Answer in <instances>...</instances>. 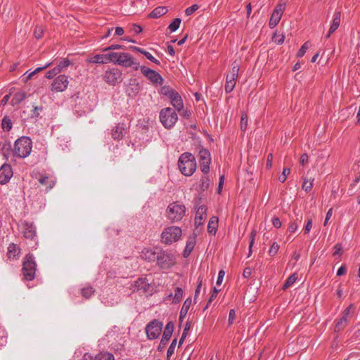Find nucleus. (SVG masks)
<instances>
[{"mask_svg":"<svg viewBox=\"0 0 360 360\" xmlns=\"http://www.w3.org/2000/svg\"><path fill=\"white\" fill-rule=\"evenodd\" d=\"M350 115L349 109L347 108H343L341 110H339V119L341 117L342 120H347Z\"/></svg>","mask_w":360,"mask_h":360,"instance_id":"864d4df0","label":"nucleus"},{"mask_svg":"<svg viewBox=\"0 0 360 360\" xmlns=\"http://www.w3.org/2000/svg\"><path fill=\"white\" fill-rule=\"evenodd\" d=\"M69 84L68 77L65 75H58L51 85V91L53 92H62L67 89Z\"/></svg>","mask_w":360,"mask_h":360,"instance_id":"f8f14e48","label":"nucleus"},{"mask_svg":"<svg viewBox=\"0 0 360 360\" xmlns=\"http://www.w3.org/2000/svg\"><path fill=\"white\" fill-rule=\"evenodd\" d=\"M97 360H114V356L110 352H101L96 355Z\"/></svg>","mask_w":360,"mask_h":360,"instance_id":"79ce46f5","label":"nucleus"},{"mask_svg":"<svg viewBox=\"0 0 360 360\" xmlns=\"http://www.w3.org/2000/svg\"><path fill=\"white\" fill-rule=\"evenodd\" d=\"M162 323L157 319L148 323L146 327L147 338L149 340L157 339L162 332Z\"/></svg>","mask_w":360,"mask_h":360,"instance_id":"9d476101","label":"nucleus"},{"mask_svg":"<svg viewBox=\"0 0 360 360\" xmlns=\"http://www.w3.org/2000/svg\"><path fill=\"white\" fill-rule=\"evenodd\" d=\"M134 286L138 290H142L143 292H151L152 285L148 283L146 278H139L134 282Z\"/></svg>","mask_w":360,"mask_h":360,"instance_id":"aec40b11","label":"nucleus"},{"mask_svg":"<svg viewBox=\"0 0 360 360\" xmlns=\"http://www.w3.org/2000/svg\"><path fill=\"white\" fill-rule=\"evenodd\" d=\"M337 29H338V15L334 16V18L333 20V24L330 26L329 31H328L327 35L326 36V38H327V39L329 38L330 34L332 33H333Z\"/></svg>","mask_w":360,"mask_h":360,"instance_id":"49530a36","label":"nucleus"},{"mask_svg":"<svg viewBox=\"0 0 360 360\" xmlns=\"http://www.w3.org/2000/svg\"><path fill=\"white\" fill-rule=\"evenodd\" d=\"M236 319V311L233 309L229 311V324L232 325Z\"/></svg>","mask_w":360,"mask_h":360,"instance_id":"774afa93","label":"nucleus"},{"mask_svg":"<svg viewBox=\"0 0 360 360\" xmlns=\"http://www.w3.org/2000/svg\"><path fill=\"white\" fill-rule=\"evenodd\" d=\"M181 20L179 18H174V20L169 24L168 28L171 32H175L180 26Z\"/></svg>","mask_w":360,"mask_h":360,"instance_id":"37998d69","label":"nucleus"},{"mask_svg":"<svg viewBox=\"0 0 360 360\" xmlns=\"http://www.w3.org/2000/svg\"><path fill=\"white\" fill-rule=\"evenodd\" d=\"M39 182L41 185H46L47 191L51 189L55 185V181L53 180L49 181L47 176H41L39 179Z\"/></svg>","mask_w":360,"mask_h":360,"instance_id":"72a5a7b5","label":"nucleus"},{"mask_svg":"<svg viewBox=\"0 0 360 360\" xmlns=\"http://www.w3.org/2000/svg\"><path fill=\"white\" fill-rule=\"evenodd\" d=\"M281 18V16L278 15L277 14V13H272L270 20H269V27L271 28H274V27H276L278 25V23L279 22Z\"/></svg>","mask_w":360,"mask_h":360,"instance_id":"58836bf2","label":"nucleus"},{"mask_svg":"<svg viewBox=\"0 0 360 360\" xmlns=\"http://www.w3.org/2000/svg\"><path fill=\"white\" fill-rule=\"evenodd\" d=\"M112 57H114L112 52L107 54H96L91 58H89L87 59V62L91 63L104 64L112 62Z\"/></svg>","mask_w":360,"mask_h":360,"instance_id":"dca6fc26","label":"nucleus"},{"mask_svg":"<svg viewBox=\"0 0 360 360\" xmlns=\"http://www.w3.org/2000/svg\"><path fill=\"white\" fill-rule=\"evenodd\" d=\"M295 219L292 221H290L289 224L288 231L290 233L295 232L299 226L298 222L301 223L302 221V214H295Z\"/></svg>","mask_w":360,"mask_h":360,"instance_id":"c756f323","label":"nucleus"},{"mask_svg":"<svg viewBox=\"0 0 360 360\" xmlns=\"http://www.w3.org/2000/svg\"><path fill=\"white\" fill-rule=\"evenodd\" d=\"M176 91L169 86H165L162 87L161 89V94L167 96L168 98L170 97V95L172 94V93H174Z\"/></svg>","mask_w":360,"mask_h":360,"instance_id":"8fccbe9b","label":"nucleus"},{"mask_svg":"<svg viewBox=\"0 0 360 360\" xmlns=\"http://www.w3.org/2000/svg\"><path fill=\"white\" fill-rule=\"evenodd\" d=\"M199 162L202 172L207 174L210 172V165L211 163V155L208 149L203 147L199 150Z\"/></svg>","mask_w":360,"mask_h":360,"instance_id":"9b49d317","label":"nucleus"},{"mask_svg":"<svg viewBox=\"0 0 360 360\" xmlns=\"http://www.w3.org/2000/svg\"><path fill=\"white\" fill-rule=\"evenodd\" d=\"M32 148L31 139L27 136H22L15 141L13 153L17 157L25 158L30 154Z\"/></svg>","mask_w":360,"mask_h":360,"instance_id":"7ed1b4c3","label":"nucleus"},{"mask_svg":"<svg viewBox=\"0 0 360 360\" xmlns=\"http://www.w3.org/2000/svg\"><path fill=\"white\" fill-rule=\"evenodd\" d=\"M255 236H256V231L255 230L252 231L250 233V244H249L248 257H250V255L252 254V245L255 242Z\"/></svg>","mask_w":360,"mask_h":360,"instance_id":"4d7b16f0","label":"nucleus"},{"mask_svg":"<svg viewBox=\"0 0 360 360\" xmlns=\"http://www.w3.org/2000/svg\"><path fill=\"white\" fill-rule=\"evenodd\" d=\"M139 69H140V70H141V73H142V74H143L146 77H148V75L149 74H151V73H150V71L152 70V69H150V68H147V67H146V66H144V65H139Z\"/></svg>","mask_w":360,"mask_h":360,"instance_id":"69168bd1","label":"nucleus"},{"mask_svg":"<svg viewBox=\"0 0 360 360\" xmlns=\"http://www.w3.org/2000/svg\"><path fill=\"white\" fill-rule=\"evenodd\" d=\"M169 98L171 101L172 105L178 112H180L181 110H183V100L181 98V96L176 91L174 93H172V94L170 95V97Z\"/></svg>","mask_w":360,"mask_h":360,"instance_id":"412c9836","label":"nucleus"},{"mask_svg":"<svg viewBox=\"0 0 360 360\" xmlns=\"http://www.w3.org/2000/svg\"><path fill=\"white\" fill-rule=\"evenodd\" d=\"M160 120L166 129H170L178 120V115L172 108H166L161 110Z\"/></svg>","mask_w":360,"mask_h":360,"instance_id":"0eeeda50","label":"nucleus"},{"mask_svg":"<svg viewBox=\"0 0 360 360\" xmlns=\"http://www.w3.org/2000/svg\"><path fill=\"white\" fill-rule=\"evenodd\" d=\"M199 8V6L198 4H193L190 7H188L185 11V14L186 15H192L195 11H196Z\"/></svg>","mask_w":360,"mask_h":360,"instance_id":"13d9d810","label":"nucleus"},{"mask_svg":"<svg viewBox=\"0 0 360 360\" xmlns=\"http://www.w3.org/2000/svg\"><path fill=\"white\" fill-rule=\"evenodd\" d=\"M182 297H183L182 288L180 287L175 288L172 303L174 304H179L181 301Z\"/></svg>","mask_w":360,"mask_h":360,"instance_id":"f704fd0d","label":"nucleus"},{"mask_svg":"<svg viewBox=\"0 0 360 360\" xmlns=\"http://www.w3.org/2000/svg\"><path fill=\"white\" fill-rule=\"evenodd\" d=\"M290 168H284L282 174L278 176V181L281 183L285 181L287 176L290 174Z\"/></svg>","mask_w":360,"mask_h":360,"instance_id":"5fc2aeb1","label":"nucleus"},{"mask_svg":"<svg viewBox=\"0 0 360 360\" xmlns=\"http://www.w3.org/2000/svg\"><path fill=\"white\" fill-rule=\"evenodd\" d=\"M285 36L283 34L276 35L274 34L273 40L278 44H282L284 41Z\"/></svg>","mask_w":360,"mask_h":360,"instance_id":"0e129e2a","label":"nucleus"},{"mask_svg":"<svg viewBox=\"0 0 360 360\" xmlns=\"http://www.w3.org/2000/svg\"><path fill=\"white\" fill-rule=\"evenodd\" d=\"M182 234L180 227L172 226L165 228L161 233L162 242L166 245L172 243L179 240Z\"/></svg>","mask_w":360,"mask_h":360,"instance_id":"423d86ee","label":"nucleus"},{"mask_svg":"<svg viewBox=\"0 0 360 360\" xmlns=\"http://www.w3.org/2000/svg\"><path fill=\"white\" fill-rule=\"evenodd\" d=\"M178 166L184 176H191L196 169V162L194 155L191 153H184L179 158Z\"/></svg>","mask_w":360,"mask_h":360,"instance_id":"f03ea898","label":"nucleus"},{"mask_svg":"<svg viewBox=\"0 0 360 360\" xmlns=\"http://www.w3.org/2000/svg\"><path fill=\"white\" fill-rule=\"evenodd\" d=\"M26 98V93L23 91L17 92L12 98L11 103L13 105H18Z\"/></svg>","mask_w":360,"mask_h":360,"instance_id":"2f4dec72","label":"nucleus"},{"mask_svg":"<svg viewBox=\"0 0 360 360\" xmlns=\"http://www.w3.org/2000/svg\"><path fill=\"white\" fill-rule=\"evenodd\" d=\"M37 271V264L32 254L28 253L25 255L23 262L22 272L24 279L26 281H32L35 278Z\"/></svg>","mask_w":360,"mask_h":360,"instance_id":"20e7f679","label":"nucleus"},{"mask_svg":"<svg viewBox=\"0 0 360 360\" xmlns=\"http://www.w3.org/2000/svg\"><path fill=\"white\" fill-rule=\"evenodd\" d=\"M151 74H149L147 78L155 84H162L163 82L162 77L155 70H152Z\"/></svg>","mask_w":360,"mask_h":360,"instance_id":"cd10ccee","label":"nucleus"},{"mask_svg":"<svg viewBox=\"0 0 360 360\" xmlns=\"http://www.w3.org/2000/svg\"><path fill=\"white\" fill-rule=\"evenodd\" d=\"M94 292L95 290L91 286H86L81 290L82 295L86 299H89Z\"/></svg>","mask_w":360,"mask_h":360,"instance_id":"4c0bfd02","label":"nucleus"},{"mask_svg":"<svg viewBox=\"0 0 360 360\" xmlns=\"http://www.w3.org/2000/svg\"><path fill=\"white\" fill-rule=\"evenodd\" d=\"M288 0H279V2L278 4L276 6L273 13H276L280 15V16H282L285 9V6H286V4L288 2Z\"/></svg>","mask_w":360,"mask_h":360,"instance_id":"473e14b6","label":"nucleus"},{"mask_svg":"<svg viewBox=\"0 0 360 360\" xmlns=\"http://www.w3.org/2000/svg\"><path fill=\"white\" fill-rule=\"evenodd\" d=\"M231 77V76L228 75L226 76V79L224 89H225L226 93H227V94L231 93L233 90V89L236 86V84L237 78H236L234 77Z\"/></svg>","mask_w":360,"mask_h":360,"instance_id":"bb28decb","label":"nucleus"},{"mask_svg":"<svg viewBox=\"0 0 360 360\" xmlns=\"http://www.w3.org/2000/svg\"><path fill=\"white\" fill-rule=\"evenodd\" d=\"M302 189L304 190L306 192H309L311 190L313 187V183L312 181H309L307 180H305L302 184Z\"/></svg>","mask_w":360,"mask_h":360,"instance_id":"052dcab7","label":"nucleus"},{"mask_svg":"<svg viewBox=\"0 0 360 360\" xmlns=\"http://www.w3.org/2000/svg\"><path fill=\"white\" fill-rule=\"evenodd\" d=\"M44 27L42 25H36L34 30V36L37 39H40L44 36Z\"/></svg>","mask_w":360,"mask_h":360,"instance_id":"a19ab883","label":"nucleus"},{"mask_svg":"<svg viewBox=\"0 0 360 360\" xmlns=\"http://www.w3.org/2000/svg\"><path fill=\"white\" fill-rule=\"evenodd\" d=\"M167 11L168 9L166 6H158L153 10L149 14V17L151 18H158L166 14Z\"/></svg>","mask_w":360,"mask_h":360,"instance_id":"c85d7f7f","label":"nucleus"},{"mask_svg":"<svg viewBox=\"0 0 360 360\" xmlns=\"http://www.w3.org/2000/svg\"><path fill=\"white\" fill-rule=\"evenodd\" d=\"M114 57H112V63L122 65L124 68L132 67L134 70H138L139 68V63L134 61V57L128 53H117L112 52Z\"/></svg>","mask_w":360,"mask_h":360,"instance_id":"39448f33","label":"nucleus"},{"mask_svg":"<svg viewBox=\"0 0 360 360\" xmlns=\"http://www.w3.org/2000/svg\"><path fill=\"white\" fill-rule=\"evenodd\" d=\"M20 253V249L14 243L9 244L8 247L7 256L9 259H17Z\"/></svg>","mask_w":360,"mask_h":360,"instance_id":"4be33fe9","label":"nucleus"},{"mask_svg":"<svg viewBox=\"0 0 360 360\" xmlns=\"http://www.w3.org/2000/svg\"><path fill=\"white\" fill-rule=\"evenodd\" d=\"M219 219L217 217L213 216L210 219L207 231L210 234L214 235L217 231Z\"/></svg>","mask_w":360,"mask_h":360,"instance_id":"a878e982","label":"nucleus"},{"mask_svg":"<svg viewBox=\"0 0 360 360\" xmlns=\"http://www.w3.org/2000/svg\"><path fill=\"white\" fill-rule=\"evenodd\" d=\"M312 225H313L312 219L311 218L308 219L307 221V224H305V226L304 227V232L305 234H307L309 233V231H311V229L312 228Z\"/></svg>","mask_w":360,"mask_h":360,"instance_id":"680f3d73","label":"nucleus"},{"mask_svg":"<svg viewBox=\"0 0 360 360\" xmlns=\"http://www.w3.org/2000/svg\"><path fill=\"white\" fill-rule=\"evenodd\" d=\"M309 41H306L304 43V44L301 46V48L298 50L297 53V57L301 58L304 56L307 50L309 49Z\"/></svg>","mask_w":360,"mask_h":360,"instance_id":"de8ad7c7","label":"nucleus"},{"mask_svg":"<svg viewBox=\"0 0 360 360\" xmlns=\"http://www.w3.org/2000/svg\"><path fill=\"white\" fill-rule=\"evenodd\" d=\"M36 233V227L32 223L25 222L24 224L22 234L25 238L34 240Z\"/></svg>","mask_w":360,"mask_h":360,"instance_id":"6ab92c4d","label":"nucleus"},{"mask_svg":"<svg viewBox=\"0 0 360 360\" xmlns=\"http://www.w3.org/2000/svg\"><path fill=\"white\" fill-rule=\"evenodd\" d=\"M207 207L205 205H200L197 207L196 213H195V223H197L198 220H199V224H201V221H203L207 214Z\"/></svg>","mask_w":360,"mask_h":360,"instance_id":"393cba45","label":"nucleus"},{"mask_svg":"<svg viewBox=\"0 0 360 360\" xmlns=\"http://www.w3.org/2000/svg\"><path fill=\"white\" fill-rule=\"evenodd\" d=\"M210 186V179L207 176H204L200 179V184L199 185L200 190L202 191H206Z\"/></svg>","mask_w":360,"mask_h":360,"instance_id":"ea45409f","label":"nucleus"},{"mask_svg":"<svg viewBox=\"0 0 360 360\" xmlns=\"http://www.w3.org/2000/svg\"><path fill=\"white\" fill-rule=\"evenodd\" d=\"M195 245V238H189L186 241V247L183 252L184 257H188L191 253Z\"/></svg>","mask_w":360,"mask_h":360,"instance_id":"b1692460","label":"nucleus"},{"mask_svg":"<svg viewBox=\"0 0 360 360\" xmlns=\"http://www.w3.org/2000/svg\"><path fill=\"white\" fill-rule=\"evenodd\" d=\"M103 79L109 85L115 86L122 81V72L117 68H111L105 72Z\"/></svg>","mask_w":360,"mask_h":360,"instance_id":"1a4fd4ad","label":"nucleus"},{"mask_svg":"<svg viewBox=\"0 0 360 360\" xmlns=\"http://www.w3.org/2000/svg\"><path fill=\"white\" fill-rule=\"evenodd\" d=\"M248 115L245 112H243L240 119V129L242 131H245L248 127Z\"/></svg>","mask_w":360,"mask_h":360,"instance_id":"a18cd8bd","label":"nucleus"},{"mask_svg":"<svg viewBox=\"0 0 360 360\" xmlns=\"http://www.w3.org/2000/svg\"><path fill=\"white\" fill-rule=\"evenodd\" d=\"M297 278L298 274L297 273H294L292 275H290L285 281V283L282 287V289L286 290L287 288L290 287L297 281Z\"/></svg>","mask_w":360,"mask_h":360,"instance_id":"c9c22d12","label":"nucleus"},{"mask_svg":"<svg viewBox=\"0 0 360 360\" xmlns=\"http://www.w3.org/2000/svg\"><path fill=\"white\" fill-rule=\"evenodd\" d=\"M123 49L122 45L120 44H112L105 49H103V51H112V50H116V49Z\"/></svg>","mask_w":360,"mask_h":360,"instance_id":"338daca9","label":"nucleus"},{"mask_svg":"<svg viewBox=\"0 0 360 360\" xmlns=\"http://www.w3.org/2000/svg\"><path fill=\"white\" fill-rule=\"evenodd\" d=\"M143 55L146 57L147 59H148L149 60H150L151 62L157 64V65H160V61L158 60H157L155 57L153 56V55L149 53L148 51H146V53H143Z\"/></svg>","mask_w":360,"mask_h":360,"instance_id":"e2e57ef3","label":"nucleus"},{"mask_svg":"<svg viewBox=\"0 0 360 360\" xmlns=\"http://www.w3.org/2000/svg\"><path fill=\"white\" fill-rule=\"evenodd\" d=\"M70 61L68 59H63L60 61L59 64L56 67V68H58L60 70V72L65 68H67L70 65Z\"/></svg>","mask_w":360,"mask_h":360,"instance_id":"6e6d98bb","label":"nucleus"},{"mask_svg":"<svg viewBox=\"0 0 360 360\" xmlns=\"http://www.w3.org/2000/svg\"><path fill=\"white\" fill-rule=\"evenodd\" d=\"M176 339L174 338L172 343L170 344L168 349H167V359H169V357L174 353V349H175V347H176Z\"/></svg>","mask_w":360,"mask_h":360,"instance_id":"09e8293b","label":"nucleus"},{"mask_svg":"<svg viewBox=\"0 0 360 360\" xmlns=\"http://www.w3.org/2000/svg\"><path fill=\"white\" fill-rule=\"evenodd\" d=\"M59 73H60V70L58 68H56V67H54L53 69L49 70L46 73V76L45 77L47 79H52V78H53L56 75H57Z\"/></svg>","mask_w":360,"mask_h":360,"instance_id":"3c124183","label":"nucleus"},{"mask_svg":"<svg viewBox=\"0 0 360 360\" xmlns=\"http://www.w3.org/2000/svg\"><path fill=\"white\" fill-rule=\"evenodd\" d=\"M186 211V207L181 202L174 201L167 205L165 217L172 224L177 223L185 217Z\"/></svg>","mask_w":360,"mask_h":360,"instance_id":"f257e3e1","label":"nucleus"},{"mask_svg":"<svg viewBox=\"0 0 360 360\" xmlns=\"http://www.w3.org/2000/svg\"><path fill=\"white\" fill-rule=\"evenodd\" d=\"M238 72H239V64L237 63L236 60H235L232 63V68H231V70L230 71V73L229 74V75L231 76V77H234L236 78H238Z\"/></svg>","mask_w":360,"mask_h":360,"instance_id":"c03bdc74","label":"nucleus"},{"mask_svg":"<svg viewBox=\"0 0 360 360\" xmlns=\"http://www.w3.org/2000/svg\"><path fill=\"white\" fill-rule=\"evenodd\" d=\"M157 264L160 269H169L176 264L175 256L163 250L158 251Z\"/></svg>","mask_w":360,"mask_h":360,"instance_id":"6e6552de","label":"nucleus"},{"mask_svg":"<svg viewBox=\"0 0 360 360\" xmlns=\"http://www.w3.org/2000/svg\"><path fill=\"white\" fill-rule=\"evenodd\" d=\"M1 127L6 131H9L12 129L11 120L8 116H5L2 119Z\"/></svg>","mask_w":360,"mask_h":360,"instance_id":"e433bc0d","label":"nucleus"},{"mask_svg":"<svg viewBox=\"0 0 360 360\" xmlns=\"http://www.w3.org/2000/svg\"><path fill=\"white\" fill-rule=\"evenodd\" d=\"M279 245L277 243L274 242L271 245L269 253L271 256H274L278 251Z\"/></svg>","mask_w":360,"mask_h":360,"instance_id":"bf43d9fd","label":"nucleus"},{"mask_svg":"<svg viewBox=\"0 0 360 360\" xmlns=\"http://www.w3.org/2000/svg\"><path fill=\"white\" fill-rule=\"evenodd\" d=\"M191 302H192V300H191V297H188L184 302L183 304V306L181 307V309L180 311V314H179V321L180 322H182L183 320L185 319V317L186 316V314L190 309V307L191 305Z\"/></svg>","mask_w":360,"mask_h":360,"instance_id":"5701e85b","label":"nucleus"},{"mask_svg":"<svg viewBox=\"0 0 360 360\" xmlns=\"http://www.w3.org/2000/svg\"><path fill=\"white\" fill-rule=\"evenodd\" d=\"M355 311V306L353 304H350L343 311L342 314L341 318L339 319V328L346 327L349 321L352 318L353 314Z\"/></svg>","mask_w":360,"mask_h":360,"instance_id":"2eb2a0df","label":"nucleus"},{"mask_svg":"<svg viewBox=\"0 0 360 360\" xmlns=\"http://www.w3.org/2000/svg\"><path fill=\"white\" fill-rule=\"evenodd\" d=\"M13 176L12 167L8 163H4L0 167V184L5 185L9 182Z\"/></svg>","mask_w":360,"mask_h":360,"instance_id":"4468645a","label":"nucleus"},{"mask_svg":"<svg viewBox=\"0 0 360 360\" xmlns=\"http://www.w3.org/2000/svg\"><path fill=\"white\" fill-rule=\"evenodd\" d=\"M158 248H144L141 253V258L146 262L156 261Z\"/></svg>","mask_w":360,"mask_h":360,"instance_id":"a211bd4d","label":"nucleus"},{"mask_svg":"<svg viewBox=\"0 0 360 360\" xmlns=\"http://www.w3.org/2000/svg\"><path fill=\"white\" fill-rule=\"evenodd\" d=\"M174 328V323L172 321H169L166 325V327L163 332L162 337L161 340L158 347V351H160V352L162 351L163 349L166 347L168 341L169 340V339L172 335Z\"/></svg>","mask_w":360,"mask_h":360,"instance_id":"ddd939ff","label":"nucleus"},{"mask_svg":"<svg viewBox=\"0 0 360 360\" xmlns=\"http://www.w3.org/2000/svg\"><path fill=\"white\" fill-rule=\"evenodd\" d=\"M127 127L124 123H118L111 130V136L114 140H121L124 136Z\"/></svg>","mask_w":360,"mask_h":360,"instance_id":"f3484780","label":"nucleus"},{"mask_svg":"<svg viewBox=\"0 0 360 360\" xmlns=\"http://www.w3.org/2000/svg\"><path fill=\"white\" fill-rule=\"evenodd\" d=\"M126 92L129 97L134 98L139 92V84H130L127 86Z\"/></svg>","mask_w":360,"mask_h":360,"instance_id":"7c9ffc66","label":"nucleus"},{"mask_svg":"<svg viewBox=\"0 0 360 360\" xmlns=\"http://www.w3.org/2000/svg\"><path fill=\"white\" fill-rule=\"evenodd\" d=\"M218 292H219V290L214 287L213 288V292H212V295H210V297L206 304L205 307L204 308V310H205L206 309L208 308V307L212 303V302L217 297Z\"/></svg>","mask_w":360,"mask_h":360,"instance_id":"603ef678","label":"nucleus"}]
</instances>
